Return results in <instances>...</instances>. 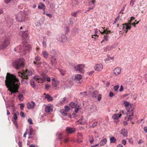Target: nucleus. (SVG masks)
Segmentation results:
<instances>
[{
  "label": "nucleus",
  "mask_w": 147,
  "mask_h": 147,
  "mask_svg": "<svg viewBox=\"0 0 147 147\" xmlns=\"http://www.w3.org/2000/svg\"><path fill=\"white\" fill-rule=\"evenodd\" d=\"M22 143L20 141H19L18 143V145L19 147H22Z\"/></svg>",
  "instance_id": "69168bd1"
},
{
  "label": "nucleus",
  "mask_w": 147,
  "mask_h": 147,
  "mask_svg": "<svg viewBox=\"0 0 147 147\" xmlns=\"http://www.w3.org/2000/svg\"><path fill=\"white\" fill-rule=\"evenodd\" d=\"M4 41L0 45V49H2L9 45L10 43V37L9 36L7 35L5 36L4 38Z\"/></svg>",
  "instance_id": "20e7f679"
},
{
  "label": "nucleus",
  "mask_w": 147,
  "mask_h": 147,
  "mask_svg": "<svg viewBox=\"0 0 147 147\" xmlns=\"http://www.w3.org/2000/svg\"><path fill=\"white\" fill-rule=\"evenodd\" d=\"M123 87L122 85H121L120 87V88L119 89V91L120 92H122L123 90Z\"/></svg>",
  "instance_id": "bf43d9fd"
},
{
  "label": "nucleus",
  "mask_w": 147,
  "mask_h": 147,
  "mask_svg": "<svg viewBox=\"0 0 147 147\" xmlns=\"http://www.w3.org/2000/svg\"><path fill=\"white\" fill-rule=\"evenodd\" d=\"M52 80L53 81L52 83L53 85L56 87V89H58L59 88L58 87V85H59L58 81L55 80V79H53Z\"/></svg>",
  "instance_id": "2eb2a0df"
},
{
  "label": "nucleus",
  "mask_w": 147,
  "mask_h": 147,
  "mask_svg": "<svg viewBox=\"0 0 147 147\" xmlns=\"http://www.w3.org/2000/svg\"><path fill=\"white\" fill-rule=\"evenodd\" d=\"M27 131H28V129H27L26 131H25V133H24V138H26V135L27 134Z\"/></svg>",
  "instance_id": "680f3d73"
},
{
  "label": "nucleus",
  "mask_w": 147,
  "mask_h": 147,
  "mask_svg": "<svg viewBox=\"0 0 147 147\" xmlns=\"http://www.w3.org/2000/svg\"><path fill=\"white\" fill-rule=\"evenodd\" d=\"M135 1V0H131L130 3V5L132 6H134Z\"/></svg>",
  "instance_id": "37998d69"
},
{
  "label": "nucleus",
  "mask_w": 147,
  "mask_h": 147,
  "mask_svg": "<svg viewBox=\"0 0 147 147\" xmlns=\"http://www.w3.org/2000/svg\"><path fill=\"white\" fill-rule=\"evenodd\" d=\"M79 107H78V108L75 107V111L74 112V114H75L76 113H78V111L79 109Z\"/></svg>",
  "instance_id": "c03bdc74"
},
{
  "label": "nucleus",
  "mask_w": 147,
  "mask_h": 147,
  "mask_svg": "<svg viewBox=\"0 0 147 147\" xmlns=\"http://www.w3.org/2000/svg\"><path fill=\"white\" fill-rule=\"evenodd\" d=\"M121 134L123 135L124 136H125L127 135V132L126 131L124 133L123 132V130H122V131L121 132Z\"/></svg>",
  "instance_id": "49530a36"
},
{
  "label": "nucleus",
  "mask_w": 147,
  "mask_h": 147,
  "mask_svg": "<svg viewBox=\"0 0 147 147\" xmlns=\"http://www.w3.org/2000/svg\"><path fill=\"white\" fill-rule=\"evenodd\" d=\"M5 85L8 88V90L11 92V94L18 92L20 83L19 79L12 74L7 73L5 80Z\"/></svg>",
  "instance_id": "f257e3e1"
},
{
  "label": "nucleus",
  "mask_w": 147,
  "mask_h": 147,
  "mask_svg": "<svg viewBox=\"0 0 147 147\" xmlns=\"http://www.w3.org/2000/svg\"><path fill=\"white\" fill-rule=\"evenodd\" d=\"M97 123L96 122H94L92 125V127L93 128L95 127L97 125Z\"/></svg>",
  "instance_id": "09e8293b"
},
{
  "label": "nucleus",
  "mask_w": 147,
  "mask_h": 147,
  "mask_svg": "<svg viewBox=\"0 0 147 147\" xmlns=\"http://www.w3.org/2000/svg\"><path fill=\"white\" fill-rule=\"evenodd\" d=\"M84 65L82 64H79L77 66H75L74 68L77 71H79L82 73L84 72Z\"/></svg>",
  "instance_id": "9d476101"
},
{
  "label": "nucleus",
  "mask_w": 147,
  "mask_h": 147,
  "mask_svg": "<svg viewBox=\"0 0 147 147\" xmlns=\"http://www.w3.org/2000/svg\"><path fill=\"white\" fill-rule=\"evenodd\" d=\"M91 147H99V146L98 144L94 145L91 146Z\"/></svg>",
  "instance_id": "e2e57ef3"
},
{
  "label": "nucleus",
  "mask_w": 147,
  "mask_h": 147,
  "mask_svg": "<svg viewBox=\"0 0 147 147\" xmlns=\"http://www.w3.org/2000/svg\"><path fill=\"white\" fill-rule=\"evenodd\" d=\"M64 110L62 109L60 111L62 113L63 115L64 116H65L67 115V113L64 112Z\"/></svg>",
  "instance_id": "ea45409f"
},
{
  "label": "nucleus",
  "mask_w": 147,
  "mask_h": 147,
  "mask_svg": "<svg viewBox=\"0 0 147 147\" xmlns=\"http://www.w3.org/2000/svg\"><path fill=\"white\" fill-rule=\"evenodd\" d=\"M105 28H102L103 29V31L102 32L100 31V30L99 31L101 34H105V35H104L103 37V38L104 39L101 42V43H102L103 42H106L108 40L109 36L107 34L111 33V31L110 30H108L107 29H105Z\"/></svg>",
  "instance_id": "39448f33"
},
{
  "label": "nucleus",
  "mask_w": 147,
  "mask_h": 147,
  "mask_svg": "<svg viewBox=\"0 0 147 147\" xmlns=\"http://www.w3.org/2000/svg\"><path fill=\"white\" fill-rule=\"evenodd\" d=\"M22 37L24 39H26L28 38V32L26 31L23 32L22 34Z\"/></svg>",
  "instance_id": "f3484780"
},
{
  "label": "nucleus",
  "mask_w": 147,
  "mask_h": 147,
  "mask_svg": "<svg viewBox=\"0 0 147 147\" xmlns=\"http://www.w3.org/2000/svg\"><path fill=\"white\" fill-rule=\"evenodd\" d=\"M50 87V85L48 84H46L45 85V88L46 89H48Z\"/></svg>",
  "instance_id": "0e129e2a"
},
{
  "label": "nucleus",
  "mask_w": 147,
  "mask_h": 147,
  "mask_svg": "<svg viewBox=\"0 0 147 147\" xmlns=\"http://www.w3.org/2000/svg\"><path fill=\"white\" fill-rule=\"evenodd\" d=\"M131 28V25H129L128 23H125L122 25L121 26L120 29H121V30L119 31V34H123L125 32L126 33L128 32V30H130Z\"/></svg>",
  "instance_id": "423d86ee"
},
{
  "label": "nucleus",
  "mask_w": 147,
  "mask_h": 147,
  "mask_svg": "<svg viewBox=\"0 0 147 147\" xmlns=\"http://www.w3.org/2000/svg\"><path fill=\"white\" fill-rule=\"evenodd\" d=\"M119 86L118 85H116L115 86H114L113 87V88L114 89V91L115 92H117V91L118 90V89L119 88Z\"/></svg>",
  "instance_id": "e433bc0d"
},
{
  "label": "nucleus",
  "mask_w": 147,
  "mask_h": 147,
  "mask_svg": "<svg viewBox=\"0 0 147 147\" xmlns=\"http://www.w3.org/2000/svg\"><path fill=\"white\" fill-rule=\"evenodd\" d=\"M22 49V48L21 47V46H19L15 48L14 50L15 51H17V52H20Z\"/></svg>",
  "instance_id": "c756f323"
},
{
  "label": "nucleus",
  "mask_w": 147,
  "mask_h": 147,
  "mask_svg": "<svg viewBox=\"0 0 147 147\" xmlns=\"http://www.w3.org/2000/svg\"><path fill=\"white\" fill-rule=\"evenodd\" d=\"M75 80L76 82L80 83L79 81L82 79V76L80 74H76L75 76Z\"/></svg>",
  "instance_id": "a211bd4d"
},
{
  "label": "nucleus",
  "mask_w": 147,
  "mask_h": 147,
  "mask_svg": "<svg viewBox=\"0 0 147 147\" xmlns=\"http://www.w3.org/2000/svg\"><path fill=\"white\" fill-rule=\"evenodd\" d=\"M82 135L81 134L79 133L78 134V136H77L78 139H81V138H82Z\"/></svg>",
  "instance_id": "3c124183"
},
{
  "label": "nucleus",
  "mask_w": 147,
  "mask_h": 147,
  "mask_svg": "<svg viewBox=\"0 0 147 147\" xmlns=\"http://www.w3.org/2000/svg\"><path fill=\"white\" fill-rule=\"evenodd\" d=\"M35 65L36 66L38 67H39L40 66L41 63L39 62L34 61L33 62Z\"/></svg>",
  "instance_id": "7c9ffc66"
},
{
  "label": "nucleus",
  "mask_w": 147,
  "mask_h": 147,
  "mask_svg": "<svg viewBox=\"0 0 147 147\" xmlns=\"http://www.w3.org/2000/svg\"><path fill=\"white\" fill-rule=\"evenodd\" d=\"M113 96H114V94H113V92L111 91H110L109 92V96L112 97Z\"/></svg>",
  "instance_id": "4d7b16f0"
},
{
  "label": "nucleus",
  "mask_w": 147,
  "mask_h": 147,
  "mask_svg": "<svg viewBox=\"0 0 147 147\" xmlns=\"http://www.w3.org/2000/svg\"><path fill=\"white\" fill-rule=\"evenodd\" d=\"M45 97L49 101H52L53 100V98L50 96L49 95H47L45 96Z\"/></svg>",
  "instance_id": "c85d7f7f"
},
{
  "label": "nucleus",
  "mask_w": 147,
  "mask_h": 147,
  "mask_svg": "<svg viewBox=\"0 0 147 147\" xmlns=\"http://www.w3.org/2000/svg\"><path fill=\"white\" fill-rule=\"evenodd\" d=\"M19 115V113L16 112L13 114V117L15 120H16L18 119L17 116Z\"/></svg>",
  "instance_id": "473e14b6"
},
{
  "label": "nucleus",
  "mask_w": 147,
  "mask_h": 147,
  "mask_svg": "<svg viewBox=\"0 0 147 147\" xmlns=\"http://www.w3.org/2000/svg\"><path fill=\"white\" fill-rule=\"evenodd\" d=\"M24 65L23 59H20L16 61L14 67L15 68L19 69L24 67Z\"/></svg>",
  "instance_id": "6e6552de"
},
{
  "label": "nucleus",
  "mask_w": 147,
  "mask_h": 147,
  "mask_svg": "<svg viewBox=\"0 0 147 147\" xmlns=\"http://www.w3.org/2000/svg\"><path fill=\"white\" fill-rule=\"evenodd\" d=\"M35 104L33 101H31L28 102L27 104V107L29 109H30L33 108L35 106Z\"/></svg>",
  "instance_id": "ddd939ff"
},
{
  "label": "nucleus",
  "mask_w": 147,
  "mask_h": 147,
  "mask_svg": "<svg viewBox=\"0 0 147 147\" xmlns=\"http://www.w3.org/2000/svg\"><path fill=\"white\" fill-rule=\"evenodd\" d=\"M34 79L38 83H44L46 81V80L49 82L51 81V79L50 77H48L46 76H43V75L41 76L40 77L39 76H36L34 77Z\"/></svg>",
  "instance_id": "7ed1b4c3"
},
{
  "label": "nucleus",
  "mask_w": 147,
  "mask_h": 147,
  "mask_svg": "<svg viewBox=\"0 0 147 147\" xmlns=\"http://www.w3.org/2000/svg\"><path fill=\"white\" fill-rule=\"evenodd\" d=\"M121 70L120 68L117 67L115 68L114 70V73L116 76H117L120 74Z\"/></svg>",
  "instance_id": "dca6fc26"
},
{
  "label": "nucleus",
  "mask_w": 147,
  "mask_h": 147,
  "mask_svg": "<svg viewBox=\"0 0 147 147\" xmlns=\"http://www.w3.org/2000/svg\"><path fill=\"white\" fill-rule=\"evenodd\" d=\"M20 116H21V117H25V115H24V113L23 112H21L20 113Z\"/></svg>",
  "instance_id": "6e6d98bb"
},
{
  "label": "nucleus",
  "mask_w": 147,
  "mask_h": 147,
  "mask_svg": "<svg viewBox=\"0 0 147 147\" xmlns=\"http://www.w3.org/2000/svg\"><path fill=\"white\" fill-rule=\"evenodd\" d=\"M32 74V71L31 70H28L26 69L23 73L19 72V75L22 79H28V76H31Z\"/></svg>",
  "instance_id": "0eeeda50"
},
{
  "label": "nucleus",
  "mask_w": 147,
  "mask_h": 147,
  "mask_svg": "<svg viewBox=\"0 0 147 147\" xmlns=\"http://www.w3.org/2000/svg\"><path fill=\"white\" fill-rule=\"evenodd\" d=\"M30 132L29 134V135L30 136H31L33 134V129L32 128H31L30 129Z\"/></svg>",
  "instance_id": "a19ab883"
},
{
  "label": "nucleus",
  "mask_w": 147,
  "mask_h": 147,
  "mask_svg": "<svg viewBox=\"0 0 147 147\" xmlns=\"http://www.w3.org/2000/svg\"><path fill=\"white\" fill-rule=\"evenodd\" d=\"M50 59L51 64L54 66L56 65L57 64V61L55 58L54 57L52 56Z\"/></svg>",
  "instance_id": "4468645a"
},
{
  "label": "nucleus",
  "mask_w": 147,
  "mask_h": 147,
  "mask_svg": "<svg viewBox=\"0 0 147 147\" xmlns=\"http://www.w3.org/2000/svg\"><path fill=\"white\" fill-rule=\"evenodd\" d=\"M77 13V12H72L71 13V15L73 16H74L75 17H76L77 16V15H76Z\"/></svg>",
  "instance_id": "864d4df0"
},
{
  "label": "nucleus",
  "mask_w": 147,
  "mask_h": 147,
  "mask_svg": "<svg viewBox=\"0 0 147 147\" xmlns=\"http://www.w3.org/2000/svg\"><path fill=\"white\" fill-rule=\"evenodd\" d=\"M134 19H135L133 17H132L131 18V19L129 21V23L128 24H129V25H131V21L132 20H134Z\"/></svg>",
  "instance_id": "603ef678"
},
{
  "label": "nucleus",
  "mask_w": 147,
  "mask_h": 147,
  "mask_svg": "<svg viewBox=\"0 0 147 147\" xmlns=\"http://www.w3.org/2000/svg\"><path fill=\"white\" fill-rule=\"evenodd\" d=\"M23 96L22 94H20L19 95L18 98L20 100H22L23 99Z\"/></svg>",
  "instance_id": "c9c22d12"
},
{
  "label": "nucleus",
  "mask_w": 147,
  "mask_h": 147,
  "mask_svg": "<svg viewBox=\"0 0 147 147\" xmlns=\"http://www.w3.org/2000/svg\"><path fill=\"white\" fill-rule=\"evenodd\" d=\"M111 60H112L113 61H114V57H107L105 59V61H109Z\"/></svg>",
  "instance_id": "72a5a7b5"
},
{
  "label": "nucleus",
  "mask_w": 147,
  "mask_h": 147,
  "mask_svg": "<svg viewBox=\"0 0 147 147\" xmlns=\"http://www.w3.org/2000/svg\"><path fill=\"white\" fill-rule=\"evenodd\" d=\"M16 19L17 21L20 22L24 20V15L23 12L20 11L18 14L16 16Z\"/></svg>",
  "instance_id": "1a4fd4ad"
},
{
  "label": "nucleus",
  "mask_w": 147,
  "mask_h": 147,
  "mask_svg": "<svg viewBox=\"0 0 147 147\" xmlns=\"http://www.w3.org/2000/svg\"><path fill=\"white\" fill-rule=\"evenodd\" d=\"M94 7H89L88 8V10H87V11H89L90 10L92 9H93Z\"/></svg>",
  "instance_id": "338daca9"
},
{
  "label": "nucleus",
  "mask_w": 147,
  "mask_h": 147,
  "mask_svg": "<svg viewBox=\"0 0 147 147\" xmlns=\"http://www.w3.org/2000/svg\"><path fill=\"white\" fill-rule=\"evenodd\" d=\"M30 84L31 86L33 88L35 87V84H34V82L32 80H31L30 82Z\"/></svg>",
  "instance_id": "f704fd0d"
},
{
  "label": "nucleus",
  "mask_w": 147,
  "mask_h": 147,
  "mask_svg": "<svg viewBox=\"0 0 147 147\" xmlns=\"http://www.w3.org/2000/svg\"><path fill=\"white\" fill-rule=\"evenodd\" d=\"M62 39L61 40V42L63 43L65 42L67 40V37L64 35H63L61 36Z\"/></svg>",
  "instance_id": "a878e982"
},
{
  "label": "nucleus",
  "mask_w": 147,
  "mask_h": 147,
  "mask_svg": "<svg viewBox=\"0 0 147 147\" xmlns=\"http://www.w3.org/2000/svg\"><path fill=\"white\" fill-rule=\"evenodd\" d=\"M92 95V97L93 98L96 97L98 96V92L97 91H95L93 93Z\"/></svg>",
  "instance_id": "cd10ccee"
},
{
  "label": "nucleus",
  "mask_w": 147,
  "mask_h": 147,
  "mask_svg": "<svg viewBox=\"0 0 147 147\" xmlns=\"http://www.w3.org/2000/svg\"><path fill=\"white\" fill-rule=\"evenodd\" d=\"M110 143H115L116 141V139L114 137H112L110 138Z\"/></svg>",
  "instance_id": "393cba45"
},
{
  "label": "nucleus",
  "mask_w": 147,
  "mask_h": 147,
  "mask_svg": "<svg viewBox=\"0 0 147 147\" xmlns=\"http://www.w3.org/2000/svg\"><path fill=\"white\" fill-rule=\"evenodd\" d=\"M69 105L72 108H74V107H75V104L74 102H71L69 104Z\"/></svg>",
  "instance_id": "a18cd8bd"
},
{
  "label": "nucleus",
  "mask_w": 147,
  "mask_h": 147,
  "mask_svg": "<svg viewBox=\"0 0 147 147\" xmlns=\"http://www.w3.org/2000/svg\"><path fill=\"white\" fill-rule=\"evenodd\" d=\"M107 139L106 138L103 139L100 142V144L101 146H103L107 143Z\"/></svg>",
  "instance_id": "6ab92c4d"
},
{
  "label": "nucleus",
  "mask_w": 147,
  "mask_h": 147,
  "mask_svg": "<svg viewBox=\"0 0 147 147\" xmlns=\"http://www.w3.org/2000/svg\"><path fill=\"white\" fill-rule=\"evenodd\" d=\"M126 141L125 140H123L122 141V143L123 145H125L126 144Z\"/></svg>",
  "instance_id": "13d9d810"
},
{
  "label": "nucleus",
  "mask_w": 147,
  "mask_h": 147,
  "mask_svg": "<svg viewBox=\"0 0 147 147\" xmlns=\"http://www.w3.org/2000/svg\"><path fill=\"white\" fill-rule=\"evenodd\" d=\"M28 122L30 124H33V122L32 120L31 119H29L28 120Z\"/></svg>",
  "instance_id": "8fccbe9b"
},
{
  "label": "nucleus",
  "mask_w": 147,
  "mask_h": 147,
  "mask_svg": "<svg viewBox=\"0 0 147 147\" xmlns=\"http://www.w3.org/2000/svg\"><path fill=\"white\" fill-rule=\"evenodd\" d=\"M96 1L95 0H90L89 4L90 5H91V4L94 5Z\"/></svg>",
  "instance_id": "4c0bfd02"
},
{
  "label": "nucleus",
  "mask_w": 147,
  "mask_h": 147,
  "mask_svg": "<svg viewBox=\"0 0 147 147\" xmlns=\"http://www.w3.org/2000/svg\"><path fill=\"white\" fill-rule=\"evenodd\" d=\"M40 57L38 56H36L35 57V59L36 61L38 62L40 60Z\"/></svg>",
  "instance_id": "79ce46f5"
},
{
  "label": "nucleus",
  "mask_w": 147,
  "mask_h": 147,
  "mask_svg": "<svg viewBox=\"0 0 147 147\" xmlns=\"http://www.w3.org/2000/svg\"><path fill=\"white\" fill-rule=\"evenodd\" d=\"M103 68L102 65L101 64H97L94 67L95 70L97 71H101Z\"/></svg>",
  "instance_id": "f8f14e48"
},
{
  "label": "nucleus",
  "mask_w": 147,
  "mask_h": 147,
  "mask_svg": "<svg viewBox=\"0 0 147 147\" xmlns=\"http://www.w3.org/2000/svg\"><path fill=\"white\" fill-rule=\"evenodd\" d=\"M38 8L39 9H42L44 10L45 8V6L43 3H40L38 6Z\"/></svg>",
  "instance_id": "aec40b11"
},
{
  "label": "nucleus",
  "mask_w": 147,
  "mask_h": 147,
  "mask_svg": "<svg viewBox=\"0 0 147 147\" xmlns=\"http://www.w3.org/2000/svg\"><path fill=\"white\" fill-rule=\"evenodd\" d=\"M123 104L127 112V116L125 117V119L127 121H131L134 115V107L132 105L130 104L127 101H124Z\"/></svg>",
  "instance_id": "f03ea898"
},
{
  "label": "nucleus",
  "mask_w": 147,
  "mask_h": 147,
  "mask_svg": "<svg viewBox=\"0 0 147 147\" xmlns=\"http://www.w3.org/2000/svg\"><path fill=\"white\" fill-rule=\"evenodd\" d=\"M24 107V105L23 103L20 104V108L21 110H23Z\"/></svg>",
  "instance_id": "5fc2aeb1"
},
{
  "label": "nucleus",
  "mask_w": 147,
  "mask_h": 147,
  "mask_svg": "<svg viewBox=\"0 0 147 147\" xmlns=\"http://www.w3.org/2000/svg\"><path fill=\"white\" fill-rule=\"evenodd\" d=\"M69 110L70 108L68 106H65L64 111H65L66 112H67L69 111Z\"/></svg>",
  "instance_id": "58836bf2"
},
{
  "label": "nucleus",
  "mask_w": 147,
  "mask_h": 147,
  "mask_svg": "<svg viewBox=\"0 0 147 147\" xmlns=\"http://www.w3.org/2000/svg\"><path fill=\"white\" fill-rule=\"evenodd\" d=\"M42 54L43 57L45 58H47L49 56V53L45 51H42Z\"/></svg>",
  "instance_id": "5701e85b"
},
{
  "label": "nucleus",
  "mask_w": 147,
  "mask_h": 147,
  "mask_svg": "<svg viewBox=\"0 0 147 147\" xmlns=\"http://www.w3.org/2000/svg\"><path fill=\"white\" fill-rule=\"evenodd\" d=\"M45 110L47 113H49L52 111V106H47L45 108Z\"/></svg>",
  "instance_id": "412c9836"
},
{
  "label": "nucleus",
  "mask_w": 147,
  "mask_h": 147,
  "mask_svg": "<svg viewBox=\"0 0 147 147\" xmlns=\"http://www.w3.org/2000/svg\"><path fill=\"white\" fill-rule=\"evenodd\" d=\"M144 130L145 132H147V126L145 127H144Z\"/></svg>",
  "instance_id": "774afa93"
},
{
  "label": "nucleus",
  "mask_w": 147,
  "mask_h": 147,
  "mask_svg": "<svg viewBox=\"0 0 147 147\" xmlns=\"http://www.w3.org/2000/svg\"><path fill=\"white\" fill-rule=\"evenodd\" d=\"M76 130L75 128L68 127L66 128L65 132L67 135H68L74 133Z\"/></svg>",
  "instance_id": "9b49d317"
},
{
  "label": "nucleus",
  "mask_w": 147,
  "mask_h": 147,
  "mask_svg": "<svg viewBox=\"0 0 147 147\" xmlns=\"http://www.w3.org/2000/svg\"><path fill=\"white\" fill-rule=\"evenodd\" d=\"M121 115V114L119 115V114H115L113 115L112 118L114 119H117L119 117H120Z\"/></svg>",
  "instance_id": "4be33fe9"
},
{
  "label": "nucleus",
  "mask_w": 147,
  "mask_h": 147,
  "mask_svg": "<svg viewBox=\"0 0 147 147\" xmlns=\"http://www.w3.org/2000/svg\"><path fill=\"white\" fill-rule=\"evenodd\" d=\"M125 6H123V7L121 9V11H120L119 13H121L122 14H123V11H124V10L125 9Z\"/></svg>",
  "instance_id": "de8ad7c7"
},
{
  "label": "nucleus",
  "mask_w": 147,
  "mask_h": 147,
  "mask_svg": "<svg viewBox=\"0 0 147 147\" xmlns=\"http://www.w3.org/2000/svg\"><path fill=\"white\" fill-rule=\"evenodd\" d=\"M66 100V98L65 97L63 98L61 100V103H63V102L65 101Z\"/></svg>",
  "instance_id": "052dcab7"
},
{
  "label": "nucleus",
  "mask_w": 147,
  "mask_h": 147,
  "mask_svg": "<svg viewBox=\"0 0 147 147\" xmlns=\"http://www.w3.org/2000/svg\"><path fill=\"white\" fill-rule=\"evenodd\" d=\"M58 70L60 73V74L61 76H64L66 73V71L64 69H61L60 68H58Z\"/></svg>",
  "instance_id": "b1692460"
},
{
  "label": "nucleus",
  "mask_w": 147,
  "mask_h": 147,
  "mask_svg": "<svg viewBox=\"0 0 147 147\" xmlns=\"http://www.w3.org/2000/svg\"><path fill=\"white\" fill-rule=\"evenodd\" d=\"M95 30V33L94 35H92V38H94V36H96L97 38H98V36L97 35V34L98 33V31L97 29H96L94 30Z\"/></svg>",
  "instance_id": "2f4dec72"
},
{
  "label": "nucleus",
  "mask_w": 147,
  "mask_h": 147,
  "mask_svg": "<svg viewBox=\"0 0 147 147\" xmlns=\"http://www.w3.org/2000/svg\"><path fill=\"white\" fill-rule=\"evenodd\" d=\"M43 38H44L45 40H43V41L42 42V45L43 46L44 48H46L47 47V44H46V37H44Z\"/></svg>",
  "instance_id": "bb28decb"
}]
</instances>
